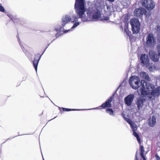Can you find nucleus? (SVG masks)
<instances>
[{"label": "nucleus", "instance_id": "a878e982", "mask_svg": "<svg viewBox=\"0 0 160 160\" xmlns=\"http://www.w3.org/2000/svg\"><path fill=\"white\" fill-rule=\"evenodd\" d=\"M156 29L157 30L158 32H160V26H157L156 27Z\"/></svg>", "mask_w": 160, "mask_h": 160}, {"label": "nucleus", "instance_id": "393cba45", "mask_svg": "<svg viewBox=\"0 0 160 160\" xmlns=\"http://www.w3.org/2000/svg\"><path fill=\"white\" fill-rule=\"evenodd\" d=\"M4 11L5 10L4 8L2 6L1 4L0 3V11L4 12Z\"/></svg>", "mask_w": 160, "mask_h": 160}, {"label": "nucleus", "instance_id": "1a4fd4ad", "mask_svg": "<svg viewBox=\"0 0 160 160\" xmlns=\"http://www.w3.org/2000/svg\"><path fill=\"white\" fill-rule=\"evenodd\" d=\"M142 5L149 10L153 9L155 6L152 0H144L142 2Z\"/></svg>", "mask_w": 160, "mask_h": 160}, {"label": "nucleus", "instance_id": "dca6fc26", "mask_svg": "<svg viewBox=\"0 0 160 160\" xmlns=\"http://www.w3.org/2000/svg\"><path fill=\"white\" fill-rule=\"evenodd\" d=\"M156 123V118L154 116H152L148 120V125L150 126L153 127Z\"/></svg>", "mask_w": 160, "mask_h": 160}, {"label": "nucleus", "instance_id": "412c9836", "mask_svg": "<svg viewBox=\"0 0 160 160\" xmlns=\"http://www.w3.org/2000/svg\"><path fill=\"white\" fill-rule=\"evenodd\" d=\"M141 152L140 155L141 157L143 158V160H146L145 157H144L143 155V153L144 152V148L142 146H141L140 147Z\"/></svg>", "mask_w": 160, "mask_h": 160}, {"label": "nucleus", "instance_id": "20e7f679", "mask_svg": "<svg viewBox=\"0 0 160 160\" xmlns=\"http://www.w3.org/2000/svg\"><path fill=\"white\" fill-rule=\"evenodd\" d=\"M129 82L131 87L133 89H137L140 86V79L137 76H132L129 79Z\"/></svg>", "mask_w": 160, "mask_h": 160}, {"label": "nucleus", "instance_id": "7ed1b4c3", "mask_svg": "<svg viewBox=\"0 0 160 160\" xmlns=\"http://www.w3.org/2000/svg\"><path fill=\"white\" fill-rule=\"evenodd\" d=\"M100 10L101 9L99 7L97 8L94 7L92 8H89L87 13L88 17L85 16V14L84 15V17H86L88 18L87 21L88 20V18H89L91 17L92 19L96 20L99 18L101 15Z\"/></svg>", "mask_w": 160, "mask_h": 160}, {"label": "nucleus", "instance_id": "cd10ccee", "mask_svg": "<svg viewBox=\"0 0 160 160\" xmlns=\"http://www.w3.org/2000/svg\"><path fill=\"white\" fill-rule=\"evenodd\" d=\"M135 160H138L136 156V157H135Z\"/></svg>", "mask_w": 160, "mask_h": 160}, {"label": "nucleus", "instance_id": "5701e85b", "mask_svg": "<svg viewBox=\"0 0 160 160\" xmlns=\"http://www.w3.org/2000/svg\"><path fill=\"white\" fill-rule=\"evenodd\" d=\"M18 42L19 43V44L21 46V48H22V50L23 51V52L26 53V51L24 47L22 45V44L21 43V42L19 40H18Z\"/></svg>", "mask_w": 160, "mask_h": 160}, {"label": "nucleus", "instance_id": "39448f33", "mask_svg": "<svg viewBox=\"0 0 160 160\" xmlns=\"http://www.w3.org/2000/svg\"><path fill=\"white\" fill-rule=\"evenodd\" d=\"M130 24L133 33H137L140 31V23L137 18H133L130 20Z\"/></svg>", "mask_w": 160, "mask_h": 160}, {"label": "nucleus", "instance_id": "ddd939ff", "mask_svg": "<svg viewBox=\"0 0 160 160\" xmlns=\"http://www.w3.org/2000/svg\"><path fill=\"white\" fill-rule=\"evenodd\" d=\"M145 12V9L142 8H141L135 9L134 14L136 17H141Z\"/></svg>", "mask_w": 160, "mask_h": 160}, {"label": "nucleus", "instance_id": "b1692460", "mask_svg": "<svg viewBox=\"0 0 160 160\" xmlns=\"http://www.w3.org/2000/svg\"><path fill=\"white\" fill-rule=\"evenodd\" d=\"M157 48L158 52V55L160 57V44L157 45Z\"/></svg>", "mask_w": 160, "mask_h": 160}, {"label": "nucleus", "instance_id": "0eeeda50", "mask_svg": "<svg viewBox=\"0 0 160 160\" xmlns=\"http://www.w3.org/2000/svg\"><path fill=\"white\" fill-rule=\"evenodd\" d=\"M85 0H76L75 4L77 12H83V8H85Z\"/></svg>", "mask_w": 160, "mask_h": 160}, {"label": "nucleus", "instance_id": "7c9ffc66", "mask_svg": "<svg viewBox=\"0 0 160 160\" xmlns=\"http://www.w3.org/2000/svg\"><path fill=\"white\" fill-rule=\"evenodd\" d=\"M43 160H44V159L43 158Z\"/></svg>", "mask_w": 160, "mask_h": 160}, {"label": "nucleus", "instance_id": "9b49d317", "mask_svg": "<svg viewBox=\"0 0 160 160\" xmlns=\"http://www.w3.org/2000/svg\"><path fill=\"white\" fill-rule=\"evenodd\" d=\"M140 60L142 65L143 66L145 67L149 63L147 55L146 54H142L141 56Z\"/></svg>", "mask_w": 160, "mask_h": 160}, {"label": "nucleus", "instance_id": "423d86ee", "mask_svg": "<svg viewBox=\"0 0 160 160\" xmlns=\"http://www.w3.org/2000/svg\"><path fill=\"white\" fill-rule=\"evenodd\" d=\"M156 41L153 35L151 33L148 34L146 38L145 46L147 47H153L156 43Z\"/></svg>", "mask_w": 160, "mask_h": 160}, {"label": "nucleus", "instance_id": "6ab92c4d", "mask_svg": "<svg viewBox=\"0 0 160 160\" xmlns=\"http://www.w3.org/2000/svg\"><path fill=\"white\" fill-rule=\"evenodd\" d=\"M62 109L64 111H80V110H87L88 109H68L64 108H62Z\"/></svg>", "mask_w": 160, "mask_h": 160}, {"label": "nucleus", "instance_id": "4be33fe9", "mask_svg": "<svg viewBox=\"0 0 160 160\" xmlns=\"http://www.w3.org/2000/svg\"><path fill=\"white\" fill-rule=\"evenodd\" d=\"M7 15L13 21L16 22H17V21H16V19H18L14 18L13 16H12L11 14H8Z\"/></svg>", "mask_w": 160, "mask_h": 160}, {"label": "nucleus", "instance_id": "f8f14e48", "mask_svg": "<svg viewBox=\"0 0 160 160\" xmlns=\"http://www.w3.org/2000/svg\"><path fill=\"white\" fill-rule=\"evenodd\" d=\"M134 98V94L129 95L124 98V100L125 103L127 106H130L133 102Z\"/></svg>", "mask_w": 160, "mask_h": 160}, {"label": "nucleus", "instance_id": "c85d7f7f", "mask_svg": "<svg viewBox=\"0 0 160 160\" xmlns=\"http://www.w3.org/2000/svg\"><path fill=\"white\" fill-rule=\"evenodd\" d=\"M8 139H9V138L7 139L6 141H7V140H8Z\"/></svg>", "mask_w": 160, "mask_h": 160}, {"label": "nucleus", "instance_id": "aec40b11", "mask_svg": "<svg viewBox=\"0 0 160 160\" xmlns=\"http://www.w3.org/2000/svg\"><path fill=\"white\" fill-rule=\"evenodd\" d=\"M106 112L111 116H114V111L112 109L109 108L107 109L106 110Z\"/></svg>", "mask_w": 160, "mask_h": 160}, {"label": "nucleus", "instance_id": "a211bd4d", "mask_svg": "<svg viewBox=\"0 0 160 160\" xmlns=\"http://www.w3.org/2000/svg\"><path fill=\"white\" fill-rule=\"evenodd\" d=\"M149 71L151 72L154 71L156 69V68L154 65L152 64L149 63L146 66Z\"/></svg>", "mask_w": 160, "mask_h": 160}, {"label": "nucleus", "instance_id": "f03ea898", "mask_svg": "<svg viewBox=\"0 0 160 160\" xmlns=\"http://www.w3.org/2000/svg\"><path fill=\"white\" fill-rule=\"evenodd\" d=\"M141 87L138 91V94L141 96L136 102L137 110L140 112H141L146 100H152L160 94V87L154 90L155 87L153 84L143 80H141Z\"/></svg>", "mask_w": 160, "mask_h": 160}, {"label": "nucleus", "instance_id": "2eb2a0df", "mask_svg": "<svg viewBox=\"0 0 160 160\" xmlns=\"http://www.w3.org/2000/svg\"><path fill=\"white\" fill-rule=\"evenodd\" d=\"M40 58L41 56H40L39 55L37 54L36 55L34 60L33 62V66L36 72L37 71V66L38 63L40 59Z\"/></svg>", "mask_w": 160, "mask_h": 160}, {"label": "nucleus", "instance_id": "bb28decb", "mask_svg": "<svg viewBox=\"0 0 160 160\" xmlns=\"http://www.w3.org/2000/svg\"><path fill=\"white\" fill-rule=\"evenodd\" d=\"M156 158L157 160H159L160 159V158L158 156H156Z\"/></svg>", "mask_w": 160, "mask_h": 160}, {"label": "nucleus", "instance_id": "f257e3e1", "mask_svg": "<svg viewBox=\"0 0 160 160\" xmlns=\"http://www.w3.org/2000/svg\"><path fill=\"white\" fill-rule=\"evenodd\" d=\"M74 6L75 12L77 15L73 14L71 16L68 15L64 16L62 19V26H55V29L56 32H58L55 35L57 38L59 36V33L62 34L72 31L79 26L81 23V22L78 21V19L81 18L83 22L88 20L87 17L84 16L86 8H83V12L78 13L77 12L75 6Z\"/></svg>", "mask_w": 160, "mask_h": 160}, {"label": "nucleus", "instance_id": "6e6552de", "mask_svg": "<svg viewBox=\"0 0 160 160\" xmlns=\"http://www.w3.org/2000/svg\"><path fill=\"white\" fill-rule=\"evenodd\" d=\"M126 120L130 125L132 129L133 135L136 137L138 142L140 143V138L138 134L136 132V131L137 130V125L129 119H127Z\"/></svg>", "mask_w": 160, "mask_h": 160}, {"label": "nucleus", "instance_id": "4468645a", "mask_svg": "<svg viewBox=\"0 0 160 160\" xmlns=\"http://www.w3.org/2000/svg\"><path fill=\"white\" fill-rule=\"evenodd\" d=\"M149 54L150 58L154 62H158L159 59V56L155 53L154 51L151 50L149 52Z\"/></svg>", "mask_w": 160, "mask_h": 160}, {"label": "nucleus", "instance_id": "c756f323", "mask_svg": "<svg viewBox=\"0 0 160 160\" xmlns=\"http://www.w3.org/2000/svg\"><path fill=\"white\" fill-rule=\"evenodd\" d=\"M125 31H126L127 30H126V29H125Z\"/></svg>", "mask_w": 160, "mask_h": 160}, {"label": "nucleus", "instance_id": "f3484780", "mask_svg": "<svg viewBox=\"0 0 160 160\" xmlns=\"http://www.w3.org/2000/svg\"><path fill=\"white\" fill-rule=\"evenodd\" d=\"M140 77L146 80L149 81L150 80L149 76L148 74L146 72H141L140 73Z\"/></svg>", "mask_w": 160, "mask_h": 160}, {"label": "nucleus", "instance_id": "9d476101", "mask_svg": "<svg viewBox=\"0 0 160 160\" xmlns=\"http://www.w3.org/2000/svg\"><path fill=\"white\" fill-rule=\"evenodd\" d=\"M112 99L113 97H111L109 99H108L105 103H103L101 107L102 108H105L107 107L109 108L111 107V103L112 100ZM99 107L93 108L88 109V110L100 109Z\"/></svg>", "mask_w": 160, "mask_h": 160}]
</instances>
